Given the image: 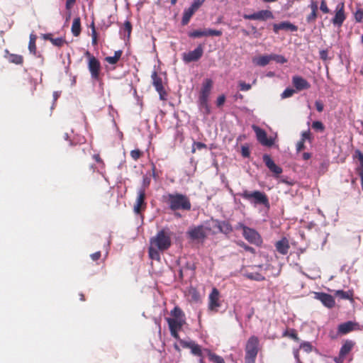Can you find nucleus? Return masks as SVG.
<instances>
[{"instance_id": "nucleus-1", "label": "nucleus", "mask_w": 363, "mask_h": 363, "mask_svg": "<svg viewBox=\"0 0 363 363\" xmlns=\"http://www.w3.org/2000/svg\"><path fill=\"white\" fill-rule=\"evenodd\" d=\"M172 234L168 228H164L150 238L148 254L151 259L160 260V254L167 250L172 245Z\"/></svg>"}, {"instance_id": "nucleus-2", "label": "nucleus", "mask_w": 363, "mask_h": 363, "mask_svg": "<svg viewBox=\"0 0 363 363\" xmlns=\"http://www.w3.org/2000/svg\"><path fill=\"white\" fill-rule=\"evenodd\" d=\"M163 198L169 208L174 212L191 210V203L190 199L185 194L172 193L164 196Z\"/></svg>"}, {"instance_id": "nucleus-3", "label": "nucleus", "mask_w": 363, "mask_h": 363, "mask_svg": "<svg viewBox=\"0 0 363 363\" xmlns=\"http://www.w3.org/2000/svg\"><path fill=\"white\" fill-rule=\"evenodd\" d=\"M238 195L248 201L254 206L262 205L267 208L269 207V202L267 196L260 191H254L250 192L247 190H244L242 192L238 193Z\"/></svg>"}, {"instance_id": "nucleus-4", "label": "nucleus", "mask_w": 363, "mask_h": 363, "mask_svg": "<svg viewBox=\"0 0 363 363\" xmlns=\"http://www.w3.org/2000/svg\"><path fill=\"white\" fill-rule=\"evenodd\" d=\"M245 363H255V359L259 350V340L255 335H252L245 345Z\"/></svg>"}, {"instance_id": "nucleus-5", "label": "nucleus", "mask_w": 363, "mask_h": 363, "mask_svg": "<svg viewBox=\"0 0 363 363\" xmlns=\"http://www.w3.org/2000/svg\"><path fill=\"white\" fill-rule=\"evenodd\" d=\"M211 228L205 225L191 226L186 232L189 238L193 240H203Z\"/></svg>"}, {"instance_id": "nucleus-6", "label": "nucleus", "mask_w": 363, "mask_h": 363, "mask_svg": "<svg viewBox=\"0 0 363 363\" xmlns=\"http://www.w3.org/2000/svg\"><path fill=\"white\" fill-rule=\"evenodd\" d=\"M205 0H194L191 6L188 9H185L183 12L182 24L187 25L194 13L203 4Z\"/></svg>"}, {"instance_id": "nucleus-7", "label": "nucleus", "mask_w": 363, "mask_h": 363, "mask_svg": "<svg viewBox=\"0 0 363 363\" xmlns=\"http://www.w3.org/2000/svg\"><path fill=\"white\" fill-rule=\"evenodd\" d=\"M179 342L183 347L189 348L194 355L199 357H206V351L209 350L208 349H202L199 345L195 343L194 341L179 340Z\"/></svg>"}, {"instance_id": "nucleus-8", "label": "nucleus", "mask_w": 363, "mask_h": 363, "mask_svg": "<svg viewBox=\"0 0 363 363\" xmlns=\"http://www.w3.org/2000/svg\"><path fill=\"white\" fill-rule=\"evenodd\" d=\"M166 320L168 323L171 335L175 339L179 340L178 332L182 329V326L185 323V319L167 318Z\"/></svg>"}, {"instance_id": "nucleus-9", "label": "nucleus", "mask_w": 363, "mask_h": 363, "mask_svg": "<svg viewBox=\"0 0 363 363\" xmlns=\"http://www.w3.org/2000/svg\"><path fill=\"white\" fill-rule=\"evenodd\" d=\"M344 8H345V4L343 2H340L336 6V8L335 10V16L331 19V22L333 23V24L334 26L340 27L342 25V23H344V21L346 18Z\"/></svg>"}, {"instance_id": "nucleus-10", "label": "nucleus", "mask_w": 363, "mask_h": 363, "mask_svg": "<svg viewBox=\"0 0 363 363\" xmlns=\"http://www.w3.org/2000/svg\"><path fill=\"white\" fill-rule=\"evenodd\" d=\"M86 55L89 56L88 68L91 73V78L98 79L101 68L100 62L95 57L91 56L89 52H86Z\"/></svg>"}, {"instance_id": "nucleus-11", "label": "nucleus", "mask_w": 363, "mask_h": 363, "mask_svg": "<svg viewBox=\"0 0 363 363\" xmlns=\"http://www.w3.org/2000/svg\"><path fill=\"white\" fill-rule=\"evenodd\" d=\"M243 18L246 20L266 21L267 19L273 18L274 16L271 11L261 10L252 14H244Z\"/></svg>"}, {"instance_id": "nucleus-12", "label": "nucleus", "mask_w": 363, "mask_h": 363, "mask_svg": "<svg viewBox=\"0 0 363 363\" xmlns=\"http://www.w3.org/2000/svg\"><path fill=\"white\" fill-rule=\"evenodd\" d=\"M222 33L221 30L208 28L204 30H195L191 31L188 33V35L191 38H197L203 36H220Z\"/></svg>"}, {"instance_id": "nucleus-13", "label": "nucleus", "mask_w": 363, "mask_h": 363, "mask_svg": "<svg viewBox=\"0 0 363 363\" xmlns=\"http://www.w3.org/2000/svg\"><path fill=\"white\" fill-rule=\"evenodd\" d=\"M252 129L256 133L257 140L262 145L269 147L274 144V140L268 138L266 132L263 129L257 125H253Z\"/></svg>"}, {"instance_id": "nucleus-14", "label": "nucleus", "mask_w": 363, "mask_h": 363, "mask_svg": "<svg viewBox=\"0 0 363 363\" xmlns=\"http://www.w3.org/2000/svg\"><path fill=\"white\" fill-rule=\"evenodd\" d=\"M213 84V80L209 78H206L203 81L198 101L208 100Z\"/></svg>"}, {"instance_id": "nucleus-15", "label": "nucleus", "mask_w": 363, "mask_h": 363, "mask_svg": "<svg viewBox=\"0 0 363 363\" xmlns=\"http://www.w3.org/2000/svg\"><path fill=\"white\" fill-rule=\"evenodd\" d=\"M243 236L250 242L258 245L261 242V238L259 233L254 229L243 226Z\"/></svg>"}, {"instance_id": "nucleus-16", "label": "nucleus", "mask_w": 363, "mask_h": 363, "mask_svg": "<svg viewBox=\"0 0 363 363\" xmlns=\"http://www.w3.org/2000/svg\"><path fill=\"white\" fill-rule=\"evenodd\" d=\"M151 77L152 79V84L160 95V99L161 100H165L167 98V93L162 85V79L157 76L156 72H153Z\"/></svg>"}, {"instance_id": "nucleus-17", "label": "nucleus", "mask_w": 363, "mask_h": 363, "mask_svg": "<svg viewBox=\"0 0 363 363\" xmlns=\"http://www.w3.org/2000/svg\"><path fill=\"white\" fill-rule=\"evenodd\" d=\"M357 330H359V325L357 322L349 320L338 325L337 333L340 335H345Z\"/></svg>"}, {"instance_id": "nucleus-18", "label": "nucleus", "mask_w": 363, "mask_h": 363, "mask_svg": "<svg viewBox=\"0 0 363 363\" xmlns=\"http://www.w3.org/2000/svg\"><path fill=\"white\" fill-rule=\"evenodd\" d=\"M203 53V49L201 45H199L192 51H189L187 53H184L183 55V60L186 62H195L199 60Z\"/></svg>"}, {"instance_id": "nucleus-19", "label": "nucleus", "mask_w": 363, "mask_h": 363, "mask_svg": "<svg viewBox=\"0 0 363 363\" xmlns=\"http://www.w3.org/2000/svg\"><path fill=\"white\" fill-rule=\"evenodd\" d=\"M145 191L144 187H140L138 190V196L136 199L135 203L133 207V211L135 214H139L141 211V208L143 207L146 206V203L145 202Z\"/></svg>"}, {"instance_id": "nucleus-20", "label": "nucleus", "mask_w": 363, "mask_h": 363, "mask_svg": "<svg viewBox=\"0 0 363 363\" xmlns=\"http://www.w3.org/2000/svg\"><path fill=\"white\" fill-rule=\"evenodd\" d=\"M292 84L298 91L311 88V84L306 79L298 75L292 77Z\"/></svg>"}, {"instance_id": "nucleus-21", "label": "nucleus", "mask_w": 363, "mask_h": 363, "mask_svg": "<svg viewBox=\"0 0 363 363\" xmlns=\"http://www.w3.org/2000/svg\"><path fill=\"white\" fill-rule=\"evenodd\" d=\"M315 298L319 300L325 306L331 308L335 306V299L333 296L323 293H315Z\"/></svg>"}, {"instance_id": "nucleus-22", "label": "nucleus", "mask_w": 363, "mask_h": 363, "mask_svg": "<svg viewBox=\"0 0 363 363\" xmlns=\"http://www.w3.org/2000/svg\"><path fill=\"white\" fill-rule=\"evenodd\" d=\"M263 161L267 168L276 176L281 174L282 169L274 163L269 155L265 154L263 155Z\"/></svg>"}, {"instance_id": "nucleus-23", "label": "nucleus", "mask_w": 363, "mask_h": 363, "mask_svg": "<svg viewBox=\"0 0 363 363\" xmlns=\"http://www.w3.org/2000/svg\"><path fill=\"white\" fill-rule=\"evenodd\" d=\"M273 30L275 33H278L280 30H290L291 32L297 31L298 27L289 21H283L273 25Z\"/></svg>"}, {"instance_id": "nucleus-24", "label": "nucleus", "mask_w": 363, "mask_h": 363, "mask_svg": "<svg viewBox=\"0 0 363 363\" xmlns=\"http://www.w3.org/2000/svg\"><path fill=\"white\" fill-rule=\"evenodd\" d=\"M208 307L211 310H216L220 306L219 303V291L217 289L213 288L209 294Z\"/></svg>"}, {"instance_id": "nucleus-25", "label": "nucleus", "mask_w": 363, "mask_h": 363, "mask_svg": "<svg viewBox=\"0 0 363 363\" xmlns=\"http://www.w3.org/2000/svg\"><path fill=\"white\" fill-rule=\"evenodd\" d=\"M276 250L280 254L285 255L288 253L289 249V241L286 238L277 241L275 244Z\"/></svg>"}, {"instance_id": "nucleus-26", "label": "nucleus", "mask_w": 363, "mask_h": 363, "mask_svg": "<svg viewBox=\"0 0 363 363\" xmlns=\"http://www.w3.org/2000/svg\"><path fill=\"white\" fill-rule=\"evenodd\" d=\"M272 60L271 55H262L252 59V62L258 66L264 67L269 63Z\"/></svg>"}, {"instance_id": "nucleus-27", "label": "nucleus", "mask_w": 363, "mask_h": 363, "mask_svg": "<svg viewBox=\"0 0 363 363\" xmlns=\"http://www.w3.org/2000/svg\"><path fill=\"white\" fill-rule=\"evenodd\" d=\"M206 357L211 362L213 363H225L224 359L222 357L212 352L210 350H206Z\"/></svg>"}, {"instance_id": "nucleus-28", "label": "nucleus", "mask_w": 363, "mask_h": 363, "mask_svg": "<svg viewBox=\"0 0 363 363\" xmlns=\"http://www.w3.org/2000/svg\"><path fill=\"white\" fill-rule=\"evenodd\" d=\"M354 342L351 340H347L341 347L340 354L341 356H346L352 349Z\"/></svg>"}, {"instance_id": "nucleus-29", "label": "nucleus", "mask_w": 363, "mask_h": 363, "mask_svg": "<svg viewBox=\"0 0 363 363\" xmlns=\"http://www.w3.org/2000/svg\"><path fill=\"white\" fill-rule=\"evenodd\" d=\"M72 33L74 36H78L81 32V23L79 18H75L72 25Z\"/></svg>"}, {"instance_id": "nucleus-30", "label": "nucleus", "mask_w": 363, "mask_h": 363, "mask_svg": "<svg viewBox=\"0 0 363 363\" xmlns=\"http://www.w3.org/2000/svg\"><path fill=\"white\" fill-rule=\"evenodd\" d=\"M122 55L121 50H117L115 52L113 56H108L105 58V60L111 65H115L119 60Z\"/></svg>"}, {"instance_id": "nucleus-31", "label": "nucleus", "mask_w": 363, "mask_h": 363, "mask_svg": "<svg viewBox=\"0 0 363 363\" xmlns=\"http://www.w3.org/2000/svg\"><path fill=\"white\" fill-rule=\"evenodd\" d=\"M199 108L203 112L205 115H208L211 113V108L208 104V100L198 101Z\"/></svg>"}, {"instance_id": "nucleus-32", "label": "nucleus", "mask_w": 363, "mask_h": 363, "mask_svg": "<svg viewBox=\"0 0 363 363\" xmlns=\"http://www.w3.org/2000/svg\"><path fill=\"white\" fill-rule=\"evenodd\" d=\"M132 30V25L129 21H125L124 22L123 27L120 30V34L125 35L127 33V37L129 38Z\"/></svg>"}, {"instance_id": "nucleus-33", "label": "nucleus", "mask_w": 363, "mask_h": 363, "mask_svg": "<svg viewBox=\"0 0 363 363\" xmlns=\"http://www.w3.org/2000/svg\"><path fill=\"white\" fill-rule=\"evenodd\" d=\"M335 295L341 299L352 300V292L350 291L337 290Z\"/></svg>"}, {"instance_id": "nucleus-34", "label": "nucleus", "mask_w": 363, "mask_h": 363, "mask_svg": "<svg viewBox=\"0 0 363 363\" xmlns=\"http://www.w3.org/2000/svg\"><path fill=\"white\" fill-rule=\"evenodd\" d=\"M36 35L33 33H31L30 35V40H29V44H28V49L30 53L35 55L36 53V45H35V40H36Z\"/></svg>"}, {"instance_id": "nucleus-35", "label": "nucleus", "mask_w": 363, "mask_h": 363, "mask_svg": "<svg viewBox=\"0 0 363 363\" xmlns=\"http://www.w3.org/2000/svg\"><path fill=\"white\" fill-rule=\"evenodd\" d=\"M170 313L173 316L172 318L185 319L183 311L178 306H175Z\"/></svg>"}, {"instance_id": "nucleus-36", "label": "nucleus", "mask_w": 363, "mask_h": 363, "mask_svg": "<svg viewBox=\"0 0 363 363\" xmlns=\"http://www.w3.org/2000/svg\"><path fill=\"white\" fill-rule=\"evenodd\" d=\"M244 276L250 280L263 281L264 279V277L259 273L247 272Z\"/></svg>"}, {"instance_id": "nucleus-37", "label": "nucleus", "mask_w": 363, "mask_h": 363, "mask_svg": "<svg viewBox=\"0 0 363 363\" xmlns=\"http://www.w3.org/2000/svg\"><path fill=\"white\" fill-rule=\"evenodd\" d=\"M272 60L276 61L277 63L284 64L287 62V60L281 55L272 54L271 55Z\"/></svg>"}, {"instance_id": "nucleus-38", "label": "nucleus", "mask_w": 363, "mask_h": 363, "mask_svg": "<svg viewBox=\"0 0 363 363\" xmlns=\"http://www.w3.org/2000/svg\"><path fill=\"white\" fill-rule=\"evenodd\" d=\"M75 2H76V0H66L65 9H66V10L67 11V13H68L67 20L69 18H70L71 9L73 7V6L74 5Z\"/></svg>"}, {"instance_id": "nucleus-39", "label": "nucleus", "mask_w": 363, "mask_h": 363, "mask_svg": "<svg viewBox=\"0 0 363 363\" xmlns=\"http://www.w3.org/2000/svg\"><path fill=\"white\" fill-rule=\"evenodd\" d=\"M9 61L12 63H15L16 65H20L23 62V57L21 55H11L9 57Z\"/></svg>"}, {"instance_id": "nucleus-40", "label": "nucleus", "mask_w": 363, "mask_h": 363, "mask_svg": "<svg viewBox=\"0 0 363 363\" xmlns=\"http://www.w3.org/2000/svg\"><path fill=\"white\" fill-rule=\"evenodd\" d=\"M218 227L220 228V231L225 232V233L232 230L230 225L227 222H222L219 224Z\"/></svg>"}, {"instance_id": "nucleus-41", "label": "nucleus", "mask_w": 363, "mask_h": 363, "mask_svg": "<svg viewBox=\"0 0 363 363\" xmlns=\"http://www.w3.org/2000/svg\"><path fill=\"white\" fill-rule=\"evenodd\" d=\"M295 91L291 88H286L281 94V99L289 98L293 96Z\"/></svg>"}, {"instance_id": "nucleus-42", "label": "nucleus", "mask_w": 363, "mask_h": 363, "mask_svg": "<svg viewBox=\"0 0 363 363\" xmlns=\"http://www.w3.org/2000/svg\"><path fill=\"white\" fill-rule=\"evenodd\" d=\"M300 348L308 353L312 351L313 347H312V345L311 344V342H303L300 345Z\"/></svg>"}, {"instance_id": "nucleus-43", "label": "nucleus", "mask_w": 363, "mask_h": 363, "mask_svg": "<svg viewBox=\"0 0 363 363\" xmlns=\"http://www.w3.org/2000/svg\"><path fill=\"white\" fill-rule=\"evenodd\" d=\"M312 128L317 130V131H323L324 130V125L322 123V122L320 121H313V123H312Z\"/></svg>"}, {"instance_id": "nucleus-44", "label": "nucleus", "mask_w": 363, "mask_h": 363, "mask_svg": "<svg viewBox=\"0 0 363 363\" xmlns=\"http://www.w3.org/2000/svg\"><path fill=\"white\" fill-rule=\"evenodd\" d=\"M354 18L357 22H363V9H357L354 13Z\"/></svg>"}, {"instance_id": "nucleus-45", "label": "nucleus", "mask_w": 363, "mask_h": 363, "mask_svg": "<svg viewBox=\"0 0 363 363\" xmlns=\"http://www.w3.org/2000/svg\"><path fill=\"white\" fill-rule=\"evenodd\" d=\"M52 43L57 47H61L65 43V39L62 38H50Z\"/></svg>"}, {"instance_id": "nucleus-46", "label": "nucleus", "mask_w": 363, "mask_h": 363, "mask_svg": "<svg viewBox=\"0 0 363 363\" xmlns=\"http://www.w3.org/2000/svg\"><path fill=\"white\" fill-rule=\"evenodd\" d=\"M205 147H206V144H204L203 143H201V142H194L193 143V147H192L191 152L193 153H194L195 151H196V149L201 150V149L205 148Z\"/></svg>"}, {"instance_id": "nucleus-47", "label": "nucleus", "mask_w": 363, "mask_h": 363, "mask_svg": "<svg viewBox=\"0 0 363 363\" xmlns=\"http://www.w3.org/2000/svg\"><path fill=\"white\" fill-rule=\"evenodd\" d=\"M85 139L82 136H77V138H74L73 139L70 140V145H77V144H81L84 143Z\"/></svg>"}, {"instance_id": "nucleus-48", "label": "nucleus", "mask_w": 363, "mask_h": 363, "mask_svg": "<svg viewBox=\"0 0 363 363\" xmlns=\"http://www.w3.org/2000/svg\"><path fill=\"white\" fill-rule=\"evenodd\" d=\"M238 84L240 91H246L251 89V84H247L245 82L240 81Z\"/></svg>"}, {"instance_id": "nucleus-49", "label": "nucleus", "mask_w": 363, "mask_h": 363, "mask_svg": "<svg viewBox=\"0 0 363 363\" xmlns=\"http://www.w3.org/2000/svg\"><path fill=\"white\" fill-rule=\"evenodd\" d=\"M284 335H287L294 340L295 341L298 340V337L297 336V334L295 331V330H291L290 331H286L284 333Z\"/></svg>"}, {"instance_id": "nucleus-50", "label": "nucleus", "mask_w": 363, "mask_h": 363, "mask_svg": "<svg viewBox=\"0 0 363 363\" xmlns=\"http://www.w3.org/2000/svg\"><path fill=\"white\" fill-rule=\"evenodd\" d=\"M320 9L324 13H330V9H328L325 0H322L321 4L320 6Z\"/></svg>"}, {"instance_id": "nucleus-51", "label": "nucleus", "mask_w": 363, "mask_h": 363, "mask_svg": "<svg viewBox=\"0 0 363 363\" xmlns=\"http://www.w3.org/2000/svg\"><path fill=\"white\" fill-rule=\"evenodd\" d=\"M317 18V12L311 11V13L306 17L308 23L314 22Z\"/></svg>"}, {"instance_id": "nucleus-52", "label": "nucleus", "mask_w": 363, "mask_h": 363, "mask_svg": "<svg viewBox=\"0 0 363 363\" xmlns=\"http://www.w3.org/2000/svg\"><path fill=\"white\" fill-rule=\"evenodd\" d=\"M141 155V152L139 150H133L130 152V156L134 160H137Z\"/></svg>"}, {"instance_id": "nucleus-53", "label": "nucleus", "mask_w": 363, "mask_h": 363, "mask_svg": "<svg viewBox=\"0 0 363 363\" xmlns=\"http://www.w3.org/2000/svg\"><path fill=\"white\" fill-rule=\"evenodd\" d=\"M241 154H242V157H250V152L249 147L247 146H242Z\"/></svg>"}, {"instance_id": "nucleus-54", "label": "nucleus", "mask_w": 363, "mask_h": 363, "mask_svg": "<svg viewBox=\"0 0 363 363\" xmlns=\"http://www.w3.org/2000/svg\"><path fill=\"white\" fill-rule=\"evenodd\" d=\"M328 50H321L319 52V57L323 61H326L328 59Z\"/></svg>"}, {"instance_id": "nucleus-55", "label": "nucleus", "mask_w": 363, "mask_h": 363, "mask_svg": "<svg viewBox=\"0 0 363 363\" xmlns=\"http://www.w3.org/2000/svg\"><path fill=\"white\" fill-rule=\"evenodd\" d=\"M225 95L222 94L220 96H219L217 99V101H216V104L218 107L221 106L223 105V104L225 103Z\"/></svg>"}, {"instance_id": "nucleus-56", "label": "nucleus", "mask_w": 363, "mask_h": 363, "mask_svg": "<svg viewBox=\"0 0 363 363\" xmlns=\"http://www.w3.org/2000/svg\"><path fill=\"white\" fill-rule=\"evenodd\" d=\"M309 7L311 8V11L318 12V6L317 1L312 0L309 5Z\"/></svg>"}, {"instance_id": "nucleus-57", "label": "nucleus", "mask_w": 363, "mask_h": 363, "mask_svg": "<svg viewBox=\"0 0 363 363\" xmlns=\"http://www.w3.org/2000/svg\"><path fill=\"white\" fill-rule=\"evenodd\" d=\"M315 108L318 112H322L324 108L323 104L320 101H315Z\"/></svg>"}, {"instance_id": "nucleus-58", "label": "nucleus", "mask_w": 363, "mask_h": 363, "mask_svg": "<svg viewBox=\"0 0 363 363\" xmlns=\"http://www.w3.org/2000/svg\"><path fill=\"white\" fill-rule=\"evenodd\" d=\"M311 133L310 130L304 131L301 134V140L304 142L306 140H310Z\"/></svg>"}, {"instance_id": "nucleus-59", "label": "nucleus", "mask_w": 363, "mask_h": 363, "mask_svg": "<svg viewBox=\"0 0 363 363\" xmlns=\"http://www.w3.org/2000/svg\"><path fill=\"white\" fill-rule=\"evenodd\" d=\"M293 354L296 361V363H303L299 358V352L298 349L294 350Z\"/></svg>"}, {"instance_id": "nucleus-60", "label": "nucleus", "mask_w": 363, "mask_h": 363, "mask_svg": "<svg viewBox=\"0 0 363 363\" xmlns=\"http://www.w3.org/2000/svg\"><path fill=\"white\" fill-rule=\"evenodd\" d=\"M345 358V356H341V354L339 353L337 357H334V361L335 363H343Z\"/></svg>"}, {"instance_id": "nucleus-61", "label": "nucleus", "mask_w": 363, "mask_h": 363, "mask_svg": "<svg viewBox=\"0 0 363 363\" xmlns=\"http://www.w3.org/2000/svg\"><path fill=\"white\" fill-rule=\"evenodd\" d=\"M150 179L148 177H144L143 180V185L141 187H144L145 189L150 185Z\"/></svg>"}, {"instance_id": "nucleus-62", "label": "nucleus", "mask_w": 363, "mask_h": 363, "mask_svg": "<svg viewBox=\"0 0 363 363\" xmlns=\"http://www.w3.org/2000/svg\"><path fill=\"white\" fill-rule=\"evenodd\" d=\"M101 257V252L98 251L91 255V257L94 261L98 260Z\"/></svg>"}, {"instance_id": "nucleus-63", "label": "nucleus", "mask_w": 363, "mask_h": 363, "mask_svg": "<svg viewBox=\"0 0 363 363\" xmlns=\"http://www.w3.org/2000/svg\"><path fill=\"white\" fill-rule=\"evenodd\" d=\"M304 148V142L302 140L299 141L296 145V150L298 152L301 151Z\"/></svg>"}, {"instance_id": "nucleus-64", "label": "nucleus", "mask_w": 363, "mask_h": 363, "mask_svg": "<svg viewBox=\"0 0 363 363\" xmlns=\"http://www.w3.org/2000/svg\"><path fill=\"white\" fill-rule=\"evenodd\" d=\"M358 173L360 177L361 185H362V188L363 190V169L362 168V169H359Z\"/></svg>"}]
</instances>
